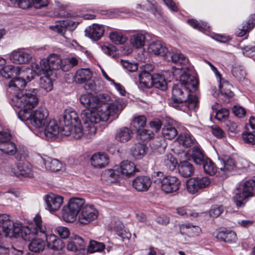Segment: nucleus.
<instances>
[{"mask_svg":"<svg viewBox=\"0 0 255 255\" xmlns=\"http://www.w3.org/2000/svg\"><path fill=\"white\" fill-rule=\"evenodd\" d=\"M124 107L122 102L116 101L109 105L100 107L97 111H84L82 115L83 119L86 122H91L92 124L96 126L101 122L107 121L110 117L117 118Z\"/></svg>","mask_w":255,"mask_h":255,"instance_id":"obj_1","label":"nucleus"},{"mask_svg":"<svg viewBox=\"0 0 255 255\" xmlns=\"http://www.w3.org/2000/svg\"><path fill=\"white\" fill-rule=\"evenodd\" d=\"M11 102L13 106L20 109L18 117L21 121L25 122L30 117L33 109L37 106L39 101L35 94L18 92L11 96Z\"/></svg>","mask_w":255,"mask_h":255,"instance_id":"obj_2","label":"nucleus"},{"mask_svg":"<svg viewBox=\"0 0 255 255\" xmlns=\"http://www.w3.org/2000/svg\"><path fill=\"white\" fill-rule=\"evenodd\" d=\"M170 105L174 108L181 110H185V107L189 110L195 109L198 104V99L195 95L190 94L179 83L175 84L172 88Z\"/></svg>","mask_w":255,"mask_h":255,"instance_id":"obj_3","label":"nucleus"},{"mask_svg":"<svg viewBox=\"0 0 255 255\" xmlns=\"http://www.w3.org/2000/svg\"><path fill=\"white\" fill-rule=\"evenodd\" d=\"M148 52L155 55H162L168 61H171L174 63H179L182 65V68L178 69L183 70L188 69L189 60L182 54L177 52L174 50L168 51L164 43L161 41L157 40L151 42L147 48Z\"/></svg>","mask_w":255,"mask_h":255,"instance_id":"obj_4","label":"nucleus"},{"mask_svg":"<svg viewBox=\"0 0 255 255\" xmlns=\"http://www.w3.org/2000/svg\"><path fill=\"white\" fill-rule=\"evenodd\" d=\"M33 68L38 74L51 76L53 71L61 69L63 71H67L68 67L63 64L62 59L60 55L51 54L47 58L42 59L39 63H34Z\"/></svg>","mask_w":255,"mask_h":255,"instance_id":"obj_5","label":"nucleus"},{"mask_svg":"<svg viewBox=\"0 0 255 255\" xmlns=\"http://www.w3.org/2000/svg\"><path fill=\"white\" fill-rule=\"evenodd\" d=\"M35 226L22 227L20 225L16 224L13 229L12 237H21L25 241H29L33 238L35 235L40 236V234H45L46 229L42 224L41 217L37 215L33 220Z\"/></svg>","mask_w":255,"mask_h":255,"instance_id":"obj_6","label":"nucleus"},{"mask_svg":"<svg viewBox=\"0 0 255 255\" xmlns=\"http://www.w3.org/2000/svg\"><path fill=\"white\" fill-rule=\"evenodd\" d=\"M80 101L82 105L87 108L82 111L81 114V120L85 125L84 134L87 137L92 138L95 135L97 131V126L92 124L91 122H86L83 119L82 115L84 111H98L100 107L96 106L95 97L89 94H83L81 96Z\"/></svg>","mask_w":255,"mask_h":255,"instance_id":"obj_7","label":"nucleus"},{"mask_svg":"<svg viewBox=\"0 0 255 255\" xmlns=\"http://www.w3.org/2000/svg\"><path fill=\"white\" fill-rule=\"evenodd\" d=\"M85 199L80 197L71 198L66 206L63 209L62 218L67 222H73L76 219L86 205Z\"/></svg>","mask_w":255,"mask_h":255,"instance_id":"obj_8","label":"nucleus"},{"mask_svg":"<svg viewBox=\"0 0 255 255\" xmlns=\"http://www.w3.org/2000/svg\"><path fill=\"white\" fill-rule=\"evenodd\" d=\"M255 187V180L250 179L242 181L236 187L238 191L234 197V202L239 207H243L249 198L254 196L253 190Z\"/></svg>","mask_w":255,"mask_h":255,"instance_id":"obj_9","label":"nucleus"},{"mask_svg":"<svg viewBox=\"0 0 255 255\" xmlns=\"http://www.w3.org/2000/svg\"><path fill=\"white\" fill-rule=\"evenodd\" d=\"M154 176L157 177L159 180L161 190L166 193L176 192L180 188V181L175 176H164L162 172H157Z\"/></svg>","mask_w":255,"mask_h":255,"instance_id":"obj_10","label":"nucleus"},{"mask_svg":"<svg viewBox=\"0 0 255 255\" xmlns=\"http://www.w3.org/2000/svg\"><path fill=\"white\" fill-rule=\"evenodd\" d=\"M48 115V111L46 108L39 107L33 112H31V115L28 121H30V123L33 127L41 129L49 121Z\"/></svg>","mask_w":255,"mask_h":255,"instance_id":"obj_11","label":"nucleus"},{"mask_svg":"<svg viewBox=\"0 0 255 255\" xmlns=\"http://www.w3.org/2000/svg\"><path fill=\"white\" fill-rule=\"evenodd\" d=\"M210 183V179L207 176L191 178L186 182V189L188 193L194 194L200 189L208 187Z\"/></svg>","mask_w":255,"mask_h":255,"instance_id":"obj_12","label":"nucleus"},{"mask_svg":"<svg viewBox=\"0 0 255 255\" xmlns=\"http://www.w3.org/2000/svg\"><path fill=\"white\" fill-rule=\"evenodd\" d=\"M64 125L61 129V134L63 135H68L70 134V126L79 124L80 121L77 113L73 110H66L63 116Z\"/></svg>","mask_w":255,"mask_h":255,"instance_id":"obj_13","label":"nucleus"},{"mask_svg":"<svg viewBox=\"0 0 255 255\" xmlns=\"http://www.w3.org/2000/svg\"><path fill=\"white\" fill-rule=\"evenodd\" d=\"M98 214V211L93 205L86 204L79 214L78 220L82 224H88L96 220Z\"/></svg>","mask_w":255,"mask_h":255,"instance_id":"obj_14","label":"nucleus"},{"mask_svg":"<svg viewBox=\"0 0 255 255\" xmlns=\"http://www.w3.org/2000/svg\"><path fill=\"white\" fill-rule=\"evenodd\" d=\"M63 197L60 195L49 193L44 197L45 209L50 212H56L60 208L63 203Z\"/></svg>","mask_w":255,"mask_h":255,"instance_id":"obj_15","label":"nucleus"},{"mask_svg":"<svg viewBox=\"0 0 255 255\" xmlns=\"http://www.w3.org/2000/svg\"><path fill=\"white\" fill-rule=\"evenodd\" d=\"M9 58L13 63L25 64L31 61L32 56L30 53L18 49L11 52L9 55Z\"/></svg>","mask_w":255,"mask_h":255,"instance_id":"obj_16","label":"nucleus"},{"mask_svg":"<svg viewBox=\"0 0 255 255\" xmlns=\"http://www.w3.org/2000/svg\"><path fill=\"white\" fill-rule=\"evenodd\" d=\"M179 83L188 93L196 91L198 85L196 78L187 73H184L181 75Z\"/></svg>","mask_w":255,"mask_h":255,"instance_id":"obj_17","label":"nucleus"},{"mask_svg":"<svg viewBox=\"0 0 255 255\" xmlns=\"http://www.w3.org/2000/svg\"><path fill=\"white\" fill-rule=\"evenodd\" d=\"M43 130V134L48 140L55 139L59 133H61L57 122L54 120L48 121L45 126L42 128Z\"/></svg>","mask_w":255,"mask_h":255,"instance_id":"obj_18","label":"nucleus"},{"mask_svg":"<svg viewBox=\"0 0 255 255\" xmlns=\"http://www.w3.org/2000/svg\"><path fill=\"white\" fill-rule=\"evenodd\" d=\"M78 22L71 20L60 21L50 26L52 30L61 34H64L67 29L70 31L74 30L77 26Z\"/></svg>","mask_w":255,"mask_h":255,"instance_id":"obj_19","label":"nucleus"},{"mask_svg":"<svg viewBox=\"0 0 255 255\" xmlns=\"http://www.w3.org/2000/svg\"><path fill=\"white\" fill-rule=\"evenodd\" d=\"M13 173L18 177H34V173L31 169V166L28 163H18L15 168L12 169Z\"/></svg>","mask_w":255,"mask_h":255,"instance_id":"obj_20","label":"nucleus"},{"mask_svg":"<svg viewBox=\"0 0 255 255\" xmlns=\"http://www.w3.org/2000/svg\"><path fill=\"white\" fill-rule=\"evenodd\" d=\"M16 224L9 219L8 215L6 214H0V226L2 227L4 236L12 238V231Z\"/></svg>","mask_w":255,"mask_h":255,"instance_id":"obj_21","label":"nucleus"},{"mask_svg":"<svg viewBox=\"0 0 255 255\" xmlns=\"http://www.w3.org/2000/svg\"><path fill=\"white\" fill-rule=\"evenodd\" d=\"M104 31L103 25L95 23L88 27L85 32L86 36L93 40H98L103 36Z\"/></svg>","mask_w":255,"mask_h":255,"instance_id":"obj_22","label":"nucleus"},{"mask_svg":"<svg viewBox=\"0 0 255 255\" xmlns=\"http://www.w3.org/2000/svg\"><path fill=\"white\" fill-rule=\"evenodd\" d=\"M179 229L182 235L190 238L200 235L202 232L199 226H194L191 224H182L179 226Z\"/></svg>","mask_w":255,"mask_h":255,"instance_id":"obj_23","label":"nucleus"},{"mask_svg":"<svg viewBox=\"0 0 255 255\" xmlns=\"http://www.w3.org/2000/svg\"><path fill=\"white\" fill-rule=\"evenodd\" d=\"M120 175L122 177H129L133 175L135 170L134 164L128 160L123 161L118 166Z\"/></svg>","mask_w":255,"mask_h":255,"instance_id":"obj_24","label":"nucleus"},{"mask_svg":"<svg viewBox=\"0 0 255 255\" xmlns=\"http://www.w3.org/2000/svg\"><path fill=\"white\" fill-rule=\"evenodd\" d=\"M41 235H43L46 237L48 248L55 251H58L61 250L64 248V245L63 241L55 235L50 234L46 236V232L45 234H40V236Z\"/></svg>","mask_w":255,"mask_h":255,"instance_id":"obj_25","label":"nucleus"},{"mask_svg":"<svg viewBox=\"0 0 255 255\" xmlns=\"http://www.w3.org/2000/svg\"><path fill=\"white\" fill-rule=\"evenodd\" d=\"M85 247V243L83 239L80 237H75L68 242L67 249L70 251L74 252L79 251L81 253H84Z\"/></svg>","mask_w":255,"mask_h":255,"instance_id":"obj_26","label":"nucleus"},{"mask_svg":"<svg viewBox=\"0 0 255 255\" xmlns=\"http://www.w3.org/2000/svg\"><path fill=\"white\" fill-rule=\"evenodd\" d=\"M151 181L147 176H138L135 178L133 181V186L138 191H147L151 186Z\"/></svg>","mask_w":255,"mask_h":255,"instance_id":"obj_27","label":"nucleus"},{"mask_svg":"<svg viewBox=\"0 0 255 255\" xmlns=\"http://www.w3.org/2000/svg\"><path fill=\"white\" fill-rule=\"evenodd\" d=\"M92 165L95 168H103L108 164L109 158L105 153H97L91 158Z\"/></svg>","mask_w":255,"mask_h":255,"instance_id":"obj_28","label":"nucleus"},{"mask_svg":"<svg viewBox=\"0 0 255 255\" xmlns=\"http://www.w3.org/2000/svg\"><path fill=\"white\" fill-rule=\"evenodd\" d=\"M14 78L10 81L8 83V91L11 93L12 91L17 92L23 90L26 86L25 79L21 76H14Z\"/></svg>","mask_w":255,"mask_h":255,"instance_id":"obj_29","label":"nucleus"},{"mask_svg":"<svg viewBox=\"0 0 255 255\" xmlns=\"http://www.w3.org/2000/svg\"><path fill=\"white\" fill-rule=\"evenodd\" d=\"M132 135L133 132L130 128L127 127H122L117 129L115 134V139L120 142L125 143L130 140Z\"/></svg>","mask_w":255,"mask_h":255,"instance_id":"obj_30","label":"nucleus"},{"mask_svg":"<svg viewBox=\"0 0 255 255\" xmlns=\"http://www.w3.org/2000/svg\"><path fill=\"white\" fill-rule=\"evenodd\" d=\"M220 162L219 169L225 173L233 170L236 167L235 160L230 156H225L223 158L220 159Z\"/></svg>","mask_w":255,"mask_h":255,"instance_id":"obj_31","label":"nucleus"},{"mask_svg":"<svg viewBox=\"0 0 255 255\" xmlns=\"http://www.w3.org/2000/svg\"><path fill=\"white\" fill-rule=\"evenodd\" d=\"M216 238L221 241L232 243L237 240L236 234L231 231L222 230L218 231L216 235Z\"/></svg>","mask_w":255,"mask_h":255,"instance_id":"obj_32","label":"nucleus"},{"mask_svg":"<svg viewBox=\"0 0 255 255\" xmlns=\"http://www.w3.org/2000/svg\"><path fill=\"white\" fill-rule=\"evenodd\" d=\"M255 26V14L251 15L248 20L242 26V28H238L236 31L238 36L242 37Z\"/></svg>","mask_w":255,"mask_h":255,"instance_id":"obj_33","label":"nucleus"},{"mask_svg":"<svg viewBox=\"0 0 255 255\" xmlns=\"http://www.w3.org/2000/svg\"><path fill=\"white\" fill-rule=\"evenodd\" d=\"M92 73L89 69H80L75 75V81L79 84L84 83L91 79Z\"/></svg>","mask_w":255,"mask_h":255,"instance_id":"obj_34","label":"nucleus"},{"mask_svg":"<svg viewBox=\"0 0 255 255\" xmlns=\"http://www.w3.org/2000/svg\"><path fill=\"white\" fill-rule=\"evenodd\" d=\"M19 71V67L7 65L0 70V75L5 79H9L17 76Z\"/></svg>","mask_w":255,"mask_h":255,"instance_id":"obj_35","label":"nucleus"},{"mask_svg":"<svg viewBox=\"0 0 255 255\" xmlns=\"http://www.w3.org/2000/svg\"><path fill=\"white\" fill-rule=\"evenodd\" d=\"M139 84L141 87L150 88L153 86V75L148 72L143 71L139 74Z\"/></svg>","mask_w":255,"mask_h":255,"instance_id":"obj_36","label":"nucleus"},{"mask_svg":"<svg viewBox=\"0 0 255 255\" xmlns=\"http://www.w3.org/2000/svg\"><path fill=\"white\" fill-rule=\"evenodd\" d=\"M178 168L179 174L184 177L191 176L194 171L193 165L188 161L181 162Z\"/></svg>","mask_w":255,"mask_h":255,"instance_id":"obj_37","label":"nucleus"},{"mask_svg":"<svg viewBox=\"0 0 255 255\" xmlns=\"http://www.w3.org/2000/svg\"><path fill=\"white\" fill-rule=\"evenodd\" d=\"M43 162L46 169L54 171H58L62 169V163L57 159L47 157L43 159Z\"/></svg>","mask_w":255,"mask_h":255,"instance_id":"obj_38","label":"nucleus"},{"mask_svg":"<svg viewBox=\"0 0 255 255\" xmlns=\"http://www.w3.org/2000/svg\"><path fill=\"white\" fill-rule=\"evenodd\" d=\"M162 133L163 136L168 139L174 138L178 133L177 130L173 125V122L168 123L164 125Z\"/></svg>","mask_w":255,"mask_h":255,"instance_id":"obj_39","label":"nucleus"},{"mask_svg":"<svg viewBox=\"0 0 255 255\" xmlns=\"http://www.w3.org/2000/svg\"><path fill=\"white\" fill-rule=\"evenodd\" d=\"M145 35L141 33L133 34L130 38V44L135 48L138 49L142 47L145 44Z\"/></svg>","mask_w":255,"mask_h":255,"instance_id":"obj_40","label":"nucleus"},{"mask_svg":"<svg viewBox=\"0 0 255 255\" xmlns=\"http://www.w3.org/2000/svg\"><path fill=\"white\" fill-rule=\"evenodd\" d=\"M194 162L197 164H201L206 157H205L203 151L198 146H195L189 151Z\"/></svg>","mask_w":255,"mask_h":255,"instance_id":"obj_41","label":"nucleus"},{"mask_svg":"<svg viewBox=\"0 0 255 255\" xmlns=\"http://www.w3.org/2000/svg\"><path fill=\"white\" fill-rule=\"evenodd\" d=\"M153 86L162 91H165L167 88V84L165 77L158 73L153 75Z\"/></svg>","mask_w":255,"mask_h":255,"instance_id":"obj_42","label":"nucleus"},{"mask_svg":"<svg viewBox=\"0 0 255 255\" xmlns=\"http://www.w3.org/2000/svg\"><path fill=\"white\" fill-rule=\"evenodd\" d=\"M34 63H39V62H32L31 64V68L26 69L25 70H21L19 68V72L17 74V76H21L23 79H25V81H30L32 80L36 75H41L42 74H38L32 67V65Z\"/></svg>","mask_w":255,"mask_h":255,"instance_id":"obj_43","label":"nucleus"},{"mask_svg":"<svg viewBox=\"0 0 255 255\" xmlns=\"http://www.w3.org/2000/svg\"><path fill=\"white\" fill-rule=\"evenodd\" d=\"M0 150L2 152L9 155H14L17 150L15 144L10 140L0 143Z\"/></svg>","mask_w":255,"mask_h":255,"instance_id":"obj_44","label":"nucleus"},{"mask_svg":"<svg viewBox=\"0 0 255 255\" xmlns=\"http://www.w3.org/2000/svg\"><path fill=\"white\" fill-rule=\"evenodd\" d=\"M177 141L182 146L189 147L194 144L195 139L190 134L183 133L178 137Z\"/></svg>","mask_w":255,"mask_h":255,"instance_id":"obj_45","label":"nucleus"},{"mask_svg":"<svg viewBox=\"0 0 255 255\" xmlns=\"http://www.w3.org/2000/svg\"><path fill=\"white\" fill-rule=\"evenodd\" d=\"M45 248V242L41 239L33 240L29 245V250L35 253L42 252Z\"/></svg>","mask_w":255,"mask_h":255,"instance_id":"obj_46","label":"nucleus"},{"mask_svg":"<svg viewBox=\"0 0 255 255\" xmlns=\"http://www.w3.org/2000/svg\"><path fill=\"white\" fill-rule=\"evenodd\" d=\"M145 147L143 144L137 143L133 146L131 149L132 156L136 159L141 158L145 152Z\"/></svg>","mask_w":255,"mask_h":255,"instance_id":"obj_47","label":"nucleus"},{"mask_svg":"<svg viewBox=\"0 0 255 255\" xmlns=\"http://www.w3.org/2000/svg\"><path fill=\"white\" fill-rule=\"evenodd\" d=\"M111 40L116 44H123L127 41V37L121 32L112 31L110 33Z\"/></svg>","mask_w":255,"mask_h":255,"instance_id":"obj_48","label":"nucleus"},{"mask_svg":"<svg viewBox=\"0 0 255 255\" xmlns=\"http://www.w3.org/2000/svg\"><path fill=\"white\" fill-rule=\"evenodd\" d=\"M201 164H203V167L206 173L211 175H213L216 173L217 167L212 161L209 158H206Z\"/></svg>","mask_w":255,"mask_h":255,"instance_id":"obj_49","label":"nucleus"},{"mask_svg":"<svg viewBox=\"0 0 255 255\" xmlns=\"http://www.w3.org/2000/svg\"><path fill=\"white\" fill-rule=\"evenodd\" d=\"M70 134L67 136H71L73 138L78 139L81 138L83 135V132L82 130L81 123L78 124H75L73 126H70Z\"/></svg>","mask_w":255,"mask_h":255,"instance_id":"obj_50","label":"nucleus"},{"mask_svg":"<svg viewBox=\"0 0 255 255\" xmlns=\"http://www.w3.org/2000/svg\"><path fill=\"white\" fill-rule=\"evenodd\" d=\"M232 88V85L226 81L221 82L219 85V89L222 94L229 98H231L234 95Z\"/></svg>","mask_w":255,"mask_h":255,"instance_id":"obj_51","label":"nucleus"},{"mask_svg":"<svg viewBox=\"0 0 255 255\" xmlns=\"http://www.w3.org/2000/svg\"><path fill=\"white\" fill-rule=\"evenodd\" d=\"M163 163L170 170H172L175 168L177 161L173 155L169 153L164 156Z\"/></svg>","mask_w":255,"mask_h":255,"instance_id":"obj_52","label":"nucleus"},{"mask_svg":"<svg viewBox=\"0 0 255 255\" xmlns=\"http://www.w3.org/2000/svg\"><path fill=\"white\" fill-rule=\"evenodd\" d=\"M105 174L111 182L116 181L119 177H121L119 169H118V166H116L114 169L106 170Z\"/></svg>","mask_w":255,"mask_h":255,"instance_id":"obj_53","label":"nucleus"},{"mask_svg":"<svg viewBox=\"0 0 255 255\" xmlns=\"http://www.w3.org/2000/svg\"><path fill=\"white\" fill-rule=\"evenodd\" d=\"M104 248L105 245L103 243L95 241H91L88 247L87 251L90 253H93L97 252H101Z\"/></svg>","mask_w":255,"mask_h":255,"instance_id":"obj_54","label":"nucleus"},{"mask_svg":"<svg viewBox=\"0 0 255 255\" xmlns=\"http://www.w3.org/2000/svg\"><path fill=\"white\" fill-rule=\"evenodd\" d=\"M232 73L233 75L238 80L244 79L246 76V72L241 66L235 65L233 67Z\"/></svg>","mask_w":255,"mask_h":255,"instance_id":"obj_55","label":"nucleus"},{"mask_svg":"<svg viewBox=\"0 0 255 255\" xmlns=\"http://www.w3.org/2000/svg\"><path fill=\"white\" fill-rule=\"evenodd\" d=\"M137 133L139 139L143 141L149 140L154 135L153 131L149 129H138Z\"/></svg>","mask_w":255,"mask_h":255,"instance_id":"obj_56","label":"nucleus"},{"mask_svg":"<svg viewBox=\"0 0 255 255\" xmlns=\"http://www.w3.org/2000/svg\"><path fill=\"white\" fill-rule=\"evenodd\" d=\"M51 76L45 75L44 77L40 79V87L46 91H50L52 89L53 84L51 80L49 78Z\"/></svg>","mask_w":255,"mask_h":255,"instance_id":"obj_57","label":"nucleus"},{"mask_svg":"<svg viewBox=\"0 0 255 255\" xmlns=\"http://www.w3.org/2000/svg\"><path fill=\"white\" fill-rule=\"evenodd\" d=\"M187 22L194 28L201 31H205L209 28L206 22H199L194 19L188 20Z\"/></svg>","mask_w":255,"mask_h":255,"instance_id":"obj_58","label":"nucleus"},{"mask_svg":"<svg viewBox=\"0 0 255 255\" xmlns=\"http://www.w3.org/2000/svg\"><path fill=\"white\" fill-rule=\"evenodd\" d=\"M95 97L96 106L101 107L107 105V103L110 101V97L106 94H100Z\"/></svg>","mask_w":255,"mask_h":255,"instance_id":"obj_59","label":"nucleus"},{"mask_svg":"<svg viewBox=\"0 0 255 255\" xmlns=\"http://www.w3.org/2000/svg\"><path fill=\"white\" fill-rule=\"evenodd\" d=\"M146 123V118L143 116H139L135 117L132 122L133 127L138 129H141Z\"/></svg>","mask_w":255,"mask_h":255,"instance_id":"obj_60","label":"nucleus"},{"mask_svg":"<svg viewBox=\"0 0 255 255\" xmlns=\"http://www.w3.org/2000/svg\"><path fill=\"white\" fill-rule=\"evenodd\" d=\"M55 232L63 239L68 238L70 235L69 229L65 227L59 226L55 229Z\"/></svg>","mask_w":255,"mask_h":255,"instance_id":"obj_61","label":"nucleus"},{"mask_svg":"<svg viewBox=\"0 0 255 255\" xmlns=\"http://www.w3.org/2000/svg\"><path fill=\"white\" fill-rule=\"evenodd\" d=\"M223 211V208L222 206L213 205L211 207L209 211V215L213 218L219 216Z\"/></svg>","mask_w":255,"mask_h":255,"instance_id":"obj_62","label":"nucleus"},{"mask_svg":"<svg viewBox=\"0 0 255 255\" xmlns=\"http://www.w3.org/2000/svg\"><path fill=\"white\" fill-rule=\"evenodd\" d=\"M121 64L125 69L129 72H135L137 70L138 67L136 63H131L127 61L122 60Z\"/></svg>","mask_w":255,"mask_h":255,"instance_id":"obj_63","label":"nucleus"},{"mask_svg":"<svg viewBox=\"0 0 255 255\" xmlns=\"http://www.w3.org/2000/svg\"><path fill=\"white\" fill-rule=\"evenodd\" d=\"M229 114L228 110L222 109L216 113L215 118L219 121H222L223 120L226 119L228 117Z\"/></svg>","mask_w":255,"mask_h":255,"instance_id":"obj_64","label":"nucleus"}]
</instances>
